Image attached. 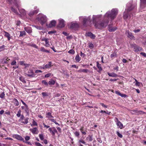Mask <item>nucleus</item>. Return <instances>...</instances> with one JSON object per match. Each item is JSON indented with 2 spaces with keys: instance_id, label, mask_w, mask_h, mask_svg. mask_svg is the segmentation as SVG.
I'll list each match as a JSON object with an SVG mask.
<instances>
[{
  "instance_id": "f257e3e1",
  "label": "nucleus",
  "mask_w": 146,
  "mask_h": 146,
  "mask_svg": "<svg viewBox=\"0 0 146 146\" xmlns=\"http://www.w3.org/2000/svg\"><path fill=\"white\" fill-rule=\"evenodd\" d=\"M118 13L117 10L116 9H113L111 11L107 12L105 15L104 19L102 21L96 22L95 18L93 17V23L95 27L99 29H102L106 27L109 22V18L111 20H113Z\"/></svg>"
},
{
  "instance_id": "f03ea898",
  "label": "nucleus",
  "mask_w": 146,
  "mask_h": 146,
  "mask_svg": "<svg viewBox=\"0 0 146 146\" xmlns=\"http://www.w3.org/2000/svg\"><path fill=\"white\" fill-rule=\"evenodd\" d=\"M83 24L85 27L90 26L91 24V21L90 17H84L83 19Z\"/></svg>"
},
{
  "instance_id": "7ed1b4c3",
  "label": "nucleus",
  "mask_w": 146,
  "mask_h": 146,
  "mask_svg": "<svg viewBox=\"0 0 146 146\" xmlns=\"http://www.w3.org/2000/svg\"><path fill=\"white\" fill-rule=\"evenodd\" d=\"M46 117L48 119L52 122L56 124H58L59 125H60L54 119H51V118H53L54 117L52 115V114L50 112L47 113H46Z\"/></svg>"
},
{
  "instance_id": "20e7f679",
  "label": "nucleus",
  "mask_w": 146,
  "mask_h": 146,
  "mask_svg": "<svg viewBox=\"0 0 146 146\" xmlns=\"http://www.w3.org/2000/svg\"><path fill=\"white\" fill-rule=\"evenodd\" d=\"M29 119V118L25 117L23 115H22L19 120V121L23 124H27L28 123Z\"/></svg>"
},
{
  "instance_id": "39448f33",
  "label": "nucleus",
  "mask_w": 146,
  "mask_h": 146,
  "mask_svg": "<svg viewBox=\"0 0 146 146\" xmlns=\"http://www.w3.org/2000/svg\"><path fill=\"white\" fill-rule=\"evenodd\" d=\"M35 10L31 11L28 14L31 17L33 16L35 14H37L39 12V9L37 8V6H35L34 7Z\"/></svg>"
},
{
  "instance_id": "423d86ee",
  "label": "nucleus",
  "mask_w": 146,
  "mask_h": 146,
  "mask_svg": "<svg viewBox=\"0 0 146 146\" xmlns=\"http://www.w3.org/2000/svg\"><path fill=\"white\" fill-rule=\"evenodd\" d=\"M22 110L23 111L26 113L27 115H29L30 114V109L28 105L25 106H22L21 107Z\"/></svg>"
},
{
  "instance_id": "0eeeda50",
  "label": "nucleus",
  "mask_w": 146,
  "mask_h": 146,
  "mask_svg": "<svg viewBox=\"0 0 146 146\" xmlns=\"http://www.w3.org/2000/svg\"><path fill=\"white\" fill-rule=\"evenodd\" d=\"M38 21L40 24L43 25L47 21L46 17L44 16H41L39 18Z\"/></svg>"
},
{
  "instance_id": "6e6552de",
  "label": "nucleus",
  "mask_w": 146,
  "mask_h": 146,
  "mask_svg": "<svg viewBox=\"0 0 146 146\" xmlns=\"http://www.w3.org/2000/svg\"><path fill=\"white\" fill-rule=\"evenodd\" d=\"M131 46L134 48V51L136 52L141 50H142V48L141 47H140L135 44H132Z\"/></svg>"
},
{
  "instance_id": "1a4fd4ad",
  "label": "nucleus",
  "mask_w": 146,
  "mask_h": 146,
  "mask_svg": "<svg viewBox=\"0 0 146 146\" xmlns=\"http://www.w3.org/2000/svg\"><path fill=\"white\" fill-rule=\"evenodd\" d=\"M79 27V25L77 23H72L70 26V28L76 29Z\"/></svg>"
},
{
  "instance_id": "9d476101",
  "label": "nucleus",
  "mask_w": 146,
  "mask_h": 146,
  "mask_svg": "<svg viewBox=\"0 0 146 146\" xmlns=\"http://www.w3.org/2000/svg\"><path fill=\"white\" fill-rule=\"evenodd\" d=\"M12 137L14 138L23 141L24 139L20 135L17 134H14L12 135Z\"/></svg>"
},
{
  "instance_id": "9b49d317",
  "label": "nucleus",
  "mask_w": 146,
  "mask_h": 146,
  "mask_svg": "<svg viewBox=\"0 0 146 146\" xmlns=\"http://www.w3.org/2000/svg\"><path fill=\"white\" fill-rule=\"evenodd\" d=\"M127 32L128 34L127 37L129 38L131 40H135V38L131 32H129V31H127Z\"/></svg>"
},
{
  "instance_id": "f8f14e48",
  "label": "nucleus",
  "mask_w": 146,
  "mask_h": 146,
  "mask_svg": "<svg viewBox=\"0 0 146 146\" xmlns=\"http://www.w3.org/2000/svg\"><path fill=\"white\" fill-rule=\"evenodd\" d=\"M86 36H87L89 37L92 39H94L96 37V36L95 35L90 32L86 33Z\"/></svg>"
},
{
  "instance_id": "ddd939ff",
  "label": "nucleus",
  "mask_w": 146,
  "mask_h": 146,
  "mask_svg": "<svg viewBox=\"0 0 146 146\" xmlns=\"http://www.w3.org/2000/svg\"><path fill=\"white\" fill-rule=\"evenodd\" d=\"M49 39L48 38H42L41 41H44L45 42V46L46 47H48L50 46V44L49 43Z\"/></svg>"
},
{
  "instance_id": "4468645a",
  "label": "nucleus",
  "mask_w": 146,
  "mask_h": 146,
  "mask_svg": "<svg viewBox=\"0 0 146 146\" xmlns=\"http://www.w3.org/2000/svg\"><path fill=\"white\" fill-rule=\"evenodd\" d=\"M58 27L60 28H62L64 27V21L63 19L60 20L58 24Z\"/></svg>"
},
{
  "instance_id": "2eb2a0df",
  "label": "nucleus",
  "mask_w": 146,
  "mask_h": 146,
  "mask_svg": "<svg viewBox=\"0 0 146 146\" xmlns=\"http://www.w3.org/2000/svg\"><path fill=\"white\" fill-rule=\"evenodd\" d=\"M24 29L28 33H31L32 32V29L30 27H25L24 28Z\"/></svg>"
},
{
  "instance_id": "dca6fc26",
  "label": "nucleus",
  "mask_w": 146,
  "mask_h": 146,
  "mask_svg": "<svg viewBox=\"0 0 146 146\" xmlns=\"http://www.w3.org/2000/svg\"><path fill=\"white\" fill-rule=\"evenodd\" d=\"M30 131L32 132V133L33 134H36L38 133L36 132L38 131L37 128L36 127H33V128L30 129Z\"/></svg>"
},
{
  "instance_id": "f3484780",
  "label": "nucleus",
  "mask_w": 146,
  "mask_h": 146,
  "mask_svg": "<svg viewBox=\"0 0 146 146\" xmlns=\"http://www.w3.org/2000/svg\"><path fill=\"white\" fill-rule=\"evenodd\" d=\"M56 23V21L54 20H52L51 21L49 25V27L51 28L55 27Z\"/></svg>"
},
{
  "instance_id": "a211bd4d",
  "label": "nucleus",
  "mask_w": 146,
  "mask_h": 146,
  "mask_svg": "<svg viewBox=\"0 0 146 146\" xmlns=\"http://www.w3.org/2000/svg\"><path fill=\"white\" fill-rule=\"evenodd\" d=\"M20 13L23 16H25L26 15V11L23 9H18Z\"/></svg>"
},
{
  "instance_id": "6ab92c4d",
  "label": "nucleus",
  "mask_w": 146,
  "mask_h": 146,
  "mask_svg": "<svg viewBox=\"0 0 146 146\" xmlns=\"http://www.w3.org/2000/svg\"><path fill=\"white\" fill-rule=\"evenodd\" d=\"M52 64V62H48V64H46L44 66V67L43 68V69H45L48 68H49L51 66V64Z\"/></svg>"
},
{
  "instance_id": "aec40b11",
  "label": "nucleus",
  "mask_w": 146,
  "mask_h": 146,
  "mask_svg": "<svg viewBox=\"0 0 146 146\" xmlns=\"http://www.w3.org/2000/svg\"><path fill=\"white\" fill-rule=\"evenodd\" d=\"M108 30L110 32H113L115 31L117 29V28L115 27H110L109 25Z\"/></svg>"
},
{
  "instance_id": "412c9836",
  "label": "nucleus",
  "mask_w": 146,
  "mask_h": 146,
  "mask_svg": "<svg viewBox=\"0 0 146 146\" xmlns=\"http://www.w3.org/2000/svg\"><path fill=\"white\" fill-rule=\"evenodd\" d=\"M12 102L14 103L15 106H18L19 105L18 100L15 98L12 99Z\"/></svg>"
},
{
  "instance_id": "4be33fe9",
  "label": "nucleus",
  "mask_w": 146,
  "mask_h": 146,
  "mask_svg": "<svg viewBox=\"0 0 146 146\" xmlns=\"http://www.w3.org/2000/svg\"><path fill=\"white\" fill-rule=\"evenodd\" d=\"M3 32L5 33L4 36L7 38L8 40H9L11 39L10 35L7 32H6L5 31H4Z\"/></svg>"
},
{
  "instance_id": "5701e85b",
  "label": "nucleus",
  "mask_w": 146,
  "mask_h": 146,
  "mask_svg": "<svg viewBox=\"0 0 146 146\" xmlns=\"http://www.w3.org/2000/svg\"><path fill=\"white\" fill-rule=\"evenodd\" d=\"M31 74H28L27 76L30 77H35L36 74L33 72L32 70H29Z\"/></svg>"
},
{
  "instance_id": "b1692460",
  "label": "nucleus",
  "mask_w": 146,
  "mask_h": 146,
  "mask_svg": "<svg viewBox=\"0 0 146 146\" xmlns=\"http://www.w3.org/2000/svg\"><path fill=\"white\" fill-rule=\"evenodd\" d=\"M82 143L85 144L86 142L83 139H80L78 141V143L79 145V146H84L81 144Z\"/></svg>"
},
{
  "instance_id": "393cba45",
  "label": "nucleus",
  "mask_w": 146,
  "mask_h": 146,
  "mask_svg": "<svg viewBox=\"0 0 146 146\" xmlns=\"http://www.w3.org/2000/svg\"><path fill=\"white\" fill-rule=\"evenodd\" d=\"M117 57V55L116 52H114L110 55V57L112 59Z\"/></svg>"
},
{
  "instance_id": "a878e982",
  "label": "nucleus",
  "mask_w": 146,
  "mask_h": 146,
  "mask_svg": "<svg viewBox=\"0 0 146 146\" xmlns=\"http://www.w3.org/2000/svg\"><path fill=\"white\" fill-rule=\"evenodd\" d=\"M117 126L120 129H122L123 128V125L120 121L117 122L116 123Z\"/></svg>"
},
{
  "instance_id": "bb28decb",
  "label": "nucleus",
  "mask_w": 146,
  "mask_h": 146,
  "mask_svg": "<svg viewBox=\"0 0 146 146\" xmlns=\"http://www.w3.org/2000/svg\"><path fill=\"white\" fill-rule=\"evenodd\" d=\"M108 75L109 76L112 77H116L118 76L117 74L113 72H112L111 73H108Z\"/></svg>"
},
{
  "instance_id": "cd10ccee",
  "label": "nucleus",
  "mask_w": 146,
  "mask_h": 146,
  "mask_svg": "<svg viewBox=\"0 0 146 146\" xmlns=\"http://www.w3.org/2000/svg\"><path fill=\"white\" fill-rule=\"evenodd\" d=\"M79 72H83L84 73H87L89 72V70L87 69H82L78 70Z\"/></svg>"
},
{
  "instance_id": "c85d7f7f",
  "label": "nucleus",
  "mask_w": 146,
  "mask_h": 146,
  "mask_svg": "<svg viewBox=\"0 0 146 146\" xmlns=\"http://www.w3.org/2000/svg\"><path fill=\"white\" fill-rule=\"evenodd\" d=\"M32 123L31 124V126H37L38 125L37 123L36 122L34 119H32Z\"/></svg>"
},
{
  "instance_id": "c756f323",
  "label": "nucleus",
  "mask_w": 146,
  "mask_h": 146,
  "mask_svg": "<svg viewBox=\"0 0 146 146\" xmlns=\"http://www.w3.org/2000/svg\"><path fill=\"white\" fill-rule=\"evenodd\" d=\"M88 47L90 49H92L94 48V46L92 42H89L88 44Z\"/></svg>"
},
{
  "instance_id": "7c9ffc66",
  "label": "nucleus",
  "mask_w": 146,
  "mask_h": 146,
  "mask_svg": "<svg viewBox=\"0 0 146 146\" xmlns=\"http://www.w3.org/2000/svg\"><path fill=\"white\" fill-rule=\"evenodd\" d=\"M134 8V7L133 5H131L130 7H128V8L127 9V11L128 13L129 12L131 11L132 9H133Z\"/></svg>"
},
{
  "instance_id": "2f4dec72",
  "label": "nucleus",
  "mask_w": 146,
  "mask_h": 146,
  "mask_svg": "<svg viewBox=\"0 0 146 146\" xmlns=\"http://www.w3.org/2000/svg\"><path fill=\"white\" fill-rule=\"evenodd\" d=\"M15 5L16 7L17 8L19 9V7L20 6V4L19 2H18L16 0L14 1Z\"/></svg>"
},
{
  "instance_id": "473e14b6",
  "label": "nucleus",
  "mask_w": 146,
  "mask_h": 146,
  "mask_svg": "<svg viewBox=\"0 0 146 146\" xmlns=\"http://www.w3.org/2000/svg\"><path fill=\"white\" fill-rule=\"evenodd\" d=\"M86 139L87 140H88L89 141H91L93 140L92 135H89L86 138Z\"/></svg>"
},
{
  "instance_id": "72a5a7b5",
  "label": "nucleus",
  "mask_w": 146,
  "mask_h": 146,
  "mask_svg": "<svg viewBox=\"0 0 146 146\" xmlns=\"http://www.w3.org/2000/svg\"><path fill=\"white\" fill-rule=\"evenodd\" d=\"M19 79L23 83H26V81L25 80V79L23 76H21L19 78Z\"/></svg>"
},
{
  "instance_id": "f704fd0d",
  "label": "nucleus",
  "mask_w": 146,
  "mask_h": 146,
  "mask_svg": "<svg viewBox=\"0 0 146 146\" xmlns=\"http://www.w3.org/2000/svg\"><path fill=\"white\" fill-rule=\"evenodd\" d=\"M75 59L77 62H79L80 61L81 58L80 57L79 54H78L76 55Z\"/></svg>"
},
{
  "instance_id": "c9c22d12",
  "label": "nucleus",
  "mask_w": 146,
  "mask_h": 146,
  "mask_svg": "<svg viewBox=\"0 0 146 146\" xmlns=\"http://www.w3.org/2000/svg\"><path fill=\"white\" fill-rule=\"evenodd\" d=\"M40 50L41 52H49V51L45 49L44 47H41L40 48Z\"/></svg>"
},
{
  "instance_id": "e433bc0d",
  "label": "nucleus",
  "mask_w": 146,
  "mask_h": 146,
  "mask_svg": "<svg viewBox=\"0 0 146 146\" xmlns=\"http://www.w3.org/2000/svg\"><path fill=\"white\" fill-rule=\"evenodd\" d=\"M11 10L13 12H14L16 14H18V12L17 10L14 8L13 7H11Z\"/></svg>"
},
{
  "instance_id": "4c0bfd02",
  "label": "nucleus",
  "mask_w": 146,
  "mask_h": 146,
  "mask_svg": "<svg viewBox=\"0 0 146 146\" xmlns=\"http://www.w3.org/2000/svg\"><path fill=\"white\" fill-rule=\"evenodd\" d=\"M55 83V81L53 80H51L50 81H49L48 82V84L50 85H54Z\"/></svg>"
},
{
  "instance_id": "58836bf2",
  "label": "nucleus",
  "mask_w": 146,
  "mask_h": 146,
  "mask_svg": "<svg viewBox=\"0 0 146 146\" xmlns=\"http://www.w3.org/2000/svg\"><path fill=\"white\" fill-rule=\"evenodd\" d=\"M20 34L19 35L20 36H23L25 35L26 34V33L25 31H20Z\"/></svg>"
},
{
  "instance_id": "ea45409f",
  "label": "nucleus",
  "mask_w": 146,
  "mask_h": 146,
  "mask_svg": "<svg viewBox=\"0 0 146 146\" xmlns=\"http://www.w3.org/2000/svg\"><path fill=\"white\" fill-rule=\"evenodd\" d=\"M48 130L50 132V133H51V135L54 136V132H53V130L52 129V127L49 128Z\"/></svg>"
},
{
  "instance_id": "a19ab883",
  "label": "nucleus",
  "mask_w": 146,
  "mask_h": 146,
  "mask_svg": "<svg viewBox=\"0 0 146 146\" xmlns=\"http://www.w3.org/2000/svg\"><path fill=\"white\" fill-rule=\"evenodd\" d=\"M41 82L42 84L45 85L46 86H48V83L45 80H42V81Z\"/></svg>"
},
{
  "instance_id": "79ce46f5",
  "label": "nucleus",
  "mask_w": 146,
  "mask_h": 146,
  "mask_svg": "<svg viewBox=\"0 0 146 146\" xmlns=\"http://www.w3.org/2000/svg\"><path fill=\"white\" fill-rule=\"evenodd\" d=\"M5 97V94L4 92H1V93L0 94V98L2 99H3Z\"/></svg>"
},
{
  "instance_id": "37998d69",
  "label": "nucleus",
  "mask_w": 146,
  "mask_h": 146,
  "mask_svg": "<svg viewBox=\"0 0 146 146\" xmlns=\"http://www.w3.org/2000/svg\"><path fill=\"white\" fill-rule=\"evenodd\" d=\"M97 67L101 71L102 70V68L101 67V64H100L98 62H97Z\"/></svg>"
},
{
  "instance_id": "c03bdc74",
  "label": "nucleus",
  "mask_w": 146,
  "mask_h": 146,
  "mask_svg": "<svg viewBox=\"0 0 146 146\" xmlns=\"http://www.w3.org/2000/svg\"><path fill=\"white\" fill-rule=\"evenodd\" d=\"M42 94L43 98L48 96V93L46 92H42Z\"/></svg>"
},
{
  "instance_id": "a18cd8bd",
  "label": "nucleus",
  "mask_w": 146,
  "mask_h": 146,
  "mask_svg": "<svg viewBox=\"0 0 146 146\" xmlns=\"http://www.w3.org/2000/svg\"><path fill=\"white\" fill-rule=\"evenodd\" d=\"M128 13H126L125 12L123 15V18L124 19H127L128 17Z\"/></svg>"
},
{
  "instance_id": "49530a36",
  "label": "nucleus",
  "mask_w": 146,
  "mask_h": 146,
  "mask_svg": "<svg viewBox=\"0 0 146 146\" xmlns=\"http://www.w3.org/2000/svg\"><path fill=\"white\" fill-rule=\"evenodd\" d=\"M39 137L41 140H43L44 139V137L43 134H39Z\"/></svg>"
},
{
  "instance_id": "de8ad7c7",
  "label": "nucleus",
  "mask_w": 146,
  "mask_h": 146,
  "mask_svg": "<svg viewBox=\"0 0 146 146\" xmlns=\"http://www.w3.org/2000/svg\"><path fill=\"white\" fill-rule=\"evenodd\" d=\"M5 46L3 45L1 46L0 47V50H1V51H3L5 50Z\"/></svg>"
},
{
  "instance_id": "09e8293b",
  "label": "nucleus",
  "mask_w": 146,
  "mask_h": 146,
  "mask_svg": "<svg viewBox=\"0 0 146 146\" xmlns=\"http://www.w3.org/2000/svg\"><path fill=\"white\" fill-rule=\"evenodd\" d=\"M116 133L117 135V136L119 137L120 138H122L123 137V135L122 134L120 133L118 131H117L116 132Z\"/></svg>"
},
{
  "instance_id": "8fccbe9b",
  "label": "nucleus",
  "mask_w": 146,
  "mask_h": 146,
  "mask_svg": "<svg viewBox=\"0 0 146 146\" xmlns=\"http://www.w3.org/2000/svg\"><path fill=\"white\" fill-rule=\"evenodd\" d=\"M75 51L73 49H71L68 51V53L72 54H74L75 53Z\"/></svg>"
},
{
  "instance_id": "3c124183",
  "label": "nucleus",
  "mask_w": 146,
  "mask_h": 146,
  "mask_svg": "<svg viewBox=\"0 0 146 146\" xmlns=\"http://www.w3.org/2000/svg\"><path fill=\"white\" fill-rule=\"evenodd\" d=\"M52 129L53 130V131L54 132V136L55 135V133H57L58 131L54 127H52Z\"/></svg>"
},
{
  "instance_id": "603ef678",
  "label": "nucleus",
  "mask_w": 146,
  "mask_h": 146,
  "mask_svg": "<svg viewBox=\"0 0 146 146\" xmlns=\"http://www.w3.org/2000/svg\"><path fill=\"white\" fill-rule=\"evenodd\" d=\"M75 136L77 137H79L80 133L79 132L77 131H76L74 133Z\"/></svg>"
},
{
  "instance_id": "864d4df0",
  "label": "nucleus",
  "mask_w": 146,
  "mask_h": 146,
  "mask_svg": "<svg viewBox=\"0 0 146 146\" xmlns=\"http://www.w3.org/2000/svg\"><path fill=\"white\" fill-rule=\"evenodd\" d=\"M21 111L19 110L17 112V113L16 115L18 117H19L20 116H21Z\"/></svg>"
},
{
  "instance_id": "5fc2aeb1",
  "label": "nucleus",
  "mask_w": 146,
  "mask_h": 146,
  "mask_svg": "<svg viewBox=\"0 0 146 146\" xmlns=\"http://www.w3.org/2000/svg\"><path fill=\"white\" fill-rule=\"evenodd\" d=\"M17 63V62L15 60H13L11 63V65H16Z\"/></svg>"
},
{
  "instance_id": "6e6d98bb",
  "label": "nucleus",
  "mask_w": 146,
  "mask_h": 146,
  "mask_svg": "<svg viewBox=\"0 0 146 146\" xmlns=\"http://www.w3.org/2000/svg\"><path fill=\"white\" fill-rule=\"evenodd\" d=\"M51 75V73H48L45 75L44 77L45 78H48L50 77Z\"/></svg>"
},
{
  "instance_id": "4d7b16f0",
  "label": "nucleus",
  "mask_w": 146,
  "mask_h": 146,
  "mask_svg": "<svg viewBox=\"0 0 146 146\" xmlns=\"http://www.w3.org/2000/svg\"><path fill=\"white\" fill-rule=\"evenodd\" d=\"M56 33V31H49L48 32V33L49 34H51L54 33Z\"/></svg>"
},
{
  "instance_id": "13d9d810",
  "label": "nucleus",
  "mask_w": 146,
  "mask_h": 146,
  "mask_svg": "<svg viewBox=\"0 0 146 146\" xmlns=\"http://www.w3.org/2000/svg\"><path fill=\"white\" fill-rule=\"evenodd\" d=\"M2 62H3V64H7L8 63L7 61V60L6 59V58H4L3 59Z\"/></svg>"
},
{
  "instance_id": "bf43d9fd",
  "label": "nucleus",
  "mask_w": 146,
  "mask_h": 146,
  "mask_svg": "<svg viewBox=\"0 0 146 146\" xmlns=\"http://www.w3.org/2000/svg\"><path fill=\"white\" fill-rule=\"evenodd\" d=\"M35 145L36 146H43L39 142H36Z\"/></svg>"
},
{
  "instance_id": "052dcab7",
  "label": "nucleus",
  "mask_w": 146,
  "mask_h": 146,
  "mask_svg": "<svg viewBox=\"0 0 146 146\" xmlns=\"http://www.w3.org/2000/svg\"><path fill=\"white\" fill-rule=\"evenodd\" d=\"M30 139V137L28 136H27L25 137V141H26L29 140Z\"/></svg>"
},
{
  "instance_id": "680f3d73",
  "label": "nucleus",
  "mask_w": 146,
  "mask_h": 146,
  "mask_svg": "<svg viewBox=\"0 0 146 146\" xmlns=\"http://www.w3.org/2000/svg\"><path fill=\"white\" fill-rule=\"evenodd\" d=\"M138 112L140 114H146V113L145 112L142 111L140 110V111H138Z\"/></svg>"
},
{
  "instance_id": "e2e57ef3",
  "label": "nucleus",
  "mask_w": 146,
  "mask_h": 146,
  "mask_svg": "<svg viewBox=\"0 0 146 146\" xmlns=\"http://www.w3.org/2000/svg\"><path fill=\"white\" fill-rule=\"evenodd\" d=\"M23 142H24L25 143H27L29 145H32L31 143L30 142L27 141H25V140H24V139L23 140Z\"/></svg>"
},
{
  "instance_id": "0e129e2a",
  "label": "nucleus",
  "mask_w": 146,
  "mask_h": 146,
  "mask_svg": "<svg viewBox=\"0 0 146 146\" xmlns=\"http://www.w3.org/2000/svg\"><path fill=\"white\" fill-rule=\"evenodd\" d=\"M100 104L103 107H104L105 108H107V106L106 105L104 104L103 103H100Z\"/></svg>"
},
{
  "instance_id": "69168bd1",
  "label": "nucleus",
  "mask_w": 146,
  "mask_h": 146,
  "mask_svg": "<svg viewBox=\"0 0 146 146\" xmlns=\"http://www.w3.org/2000/svg\"><path fill=\"white\" fill-rule=\"evenodd\" d=\"M115 93L116 94L120 96V95L121 94V93L120 92L118 91H115Z\"/></svg>"
},
{
  "instance_id": "338daca9",
  "label": "nucleus",
  "mask_w": 146,
  "mask_h": 146,
  "mask_svg": "<svg viewBox=\"0 0 146 146\" xmlns=\"http://www.w3.org/2000/svg\"><path fill=\"white\" fill-rule=\"evenodd\" d=\"M80 55L83 58L85 57V55L84 53H83L82 51H81L80 52Z\"/></svg>"
},
{
  "instance_id": "774afa93",
  "label": "nucleus",
  "mask_w": 146,
  "mask_h": 146,
  "mask_svg": "<svg viewBox=\"0 0 146 146\" xmlns=\"http://www.w3.org/2000/svg\"><path fill=\"white\" fill-rule=\"evenodd\" d=\"M122 97L125 98L127 96V95L125 94H122L121 93V94L120 96Z\"/></svg>"
}]
</instances>
